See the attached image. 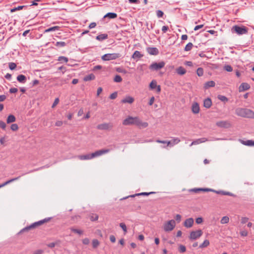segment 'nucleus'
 <instances>
[{
  "label": "nucleus",
  "mask_w": 254,
  "mask_h": 254,
  "mask_svg": "<svg viewBox=\"0 0 254 254\" xmlns=\"http://www.w3.org/2000/svg\"><path fill=\"white\" fill-rule=\"evenodd\" d=\"M123 124L124 126L135 125L140 128H145L148 126L147 122H142L138 117H132L130 116H128L125 119L123 122Z\"/></svg>",
  "instance_id": "1"
},
{
  "label": "nucleus",
  "mask_w": 254,
  "mask_h": 254,
  "mask_svg": "<svg viewBox=\"0 0 254 254\" xmlns=\"http://www.w3.org/2000/svg\"><path fill=\"white\" fill-rule=\"evenodd\" d=\"M109 149H101L95 151V152L91 154H87L85 155H81L78 156V158L80 160H90L95 157H98L104 154H106L109 152Z\"/></svg>",
  "instance_id": "2"
},
{
  "label": "nucleus",
  "mask_w": 254,
  "mask_h": 254,
  "mask_svg": "<svg viewBox=\"0 0 254 254\" xmlns=\"http://www.w3.org/2000/svg\"><path fill=\"white\" fill-rule=\"evenodd\" d=\"M51 217H48V218H46L43 220L38 221L37 222H35L31 224L29 226H27V227L24 228L23 229H22L19 232V233H22L24 232L28 231L30 230L35 229V228L43 225L45 223L49 222L51 220Z\"/></svg>",
  "instance_id": "3"
},
{
  "label": "nucleus",
  "mask_w": 254,
  "mask_h": 254,
  "mask_svg": "<svg viewBox=\"0 0 254 254\" xmlns=\"http://www.w3.org/2000/svg\"><path fill=\"white\" fill-rule=\"evenodd\" d=\"M236 113L237 115L242 117L254 119V112L248 109H238Z\"/></svg>",
  "instance_id": "4"
},
{
  "label": "nucleus",
  "mask_w": 254,
  "mask_h": 254,
  "mask_svg": "<svg viewBox=\"0 0 254 254\" xmlns=\"http://www.w3.org/2000/svg\"><path fill=\"white\" fill-rule=\"evenodd\" d=\"M232 32H235L238 35H243L247 34L248 32V28L245 26H240L236 25L232 27L231 29Z\"/></svg>",
  "instance_id": "5"
},
{
  "label": "nucleus",
  "mask_w": 254,
  "mask_h": 254,
  "mask_svg": "<svg viewBox=\"0 0 254 254\" xmlns=\"http://www.w3.org/2000/svg\"><path fill=\"white\" fill-rule=\"evenodd\" d=\"M120 53L106 54L102 56L101 59L104 61L116 60L121 57Z\"/></svg>",
  "instance_id": "6"
},
{
  "label": "nucleus",
  "mask_w": 254,
  "mask_h": 254,
  "mask_svg": "<svg viewBox=\"0 0 254 254\" xmlns=\"http://www.w3.org/2000/svg\"><path fill=\"white\" fill-rule=\"evenodd\" d=\"M176 226V222L174 220H171L167 221L164 225V230L166 232H169L174 229Z\"/></svg>",
  "instance_id": "7"
},
{
  "label": "nucleus",
  "mask_w": 254,
  "mask_h": 254,
  "mask_svg": "<svg viewBox=\"0 0 254 254\" xmlns=\"http://www.w3.org/2000/svg\"><path fill=\"white\" fill-rule=\"evenodd\" d=\"M165 65V63L163 61H162L159 63H153L149 66V68L151 70L157 71V70H159V69L162 68L163 67H164Z\"/></svg>",
  "instance_id": "8"
},
{
  "label": "nucleus",
  "mask_w": 254,
  "mask_h": 254,
  "mask_svg": "<svg viewBox=\"0 0 254 254\" xmlns=\"http://www.w3.org/2000/svg\"><path fill=\"white\" fill-rule=\"evenodd\" d=\"M113 127H114L113 124L111 123H103V124L98 125L97 126V128L99 130H111L113 128Z\"/></svg>",
  "instance_id": "9"
},
{
  "label": "nucleus",
  "mask_w": 254,
  "mask_h": 254,
  "mask_svg": "<svg viewBox=\"0 0 254 254\" xmlns=\"http://www.w3.org/2000/svg\"><path fill=\"white\" fill-rule=\"evenodd\" d=\"M202 231L201 230H198L195 231H191L190 233L189 238L190 240H196L200 237L202 235Z\"/></svg>",
  "instance_id": "10"
},
{
  "label": "nucleus",
  "mask_w": 254,
  "mask_h": 254,
  "mask_svg": "<svg viewBox=\"0 0 254 254\" xmlns=\"http://www.w3.org/2000/svg\"><path fill=\"white\" fill-rule=\"evenodd\" d=\"M148 53L151 55H157L159 54V50L156 47H148L146 49Z\"/></svg>",
  "instance_id": "11"
},
{
  "label": "nucleus",
  "mask_w": 254,
  "mask_h": 254,
  "mask_svg": "<svg viewBox=\"0 0 254 254\" xmlns=\"http://www.w3.org/2000/svg\"><path fill=\"white\" fill-rule=\"evenodd\" d=\"M189 191L190 192L198 193L200 191H214V190L213 189H211L194 188V189L189 190Z\"/></svg>",
  "instance_id": "12"
},
{
  "label": "nucleus",
  "mask_w": 254,
  "mask_h": 254,
  "mask_svg": "<svg viewBox=\"0 0 254 254\" xmlns=\"http://www.w3.org/2000/svg\"><path fill=\"white\" fill-rule=\"evenodd\" d=\"M250 85L246 82L242 83L239 88V91L240 92H244L246 90H248L250 88Z\"/></svg>",
  "instance_id": "13"
},
{
  "label": "nucleus",
  "mask_w": 254,
  "mask_h": 254,
  "mask_svg": "<svg viewBox=\"0 0 254 254\" xmlns=\"http://www.w3.org/2000/svg\"><path fill=\"white\" fill-rule=\"evenodd\" d=\"M216 125L220 127L228 128L230 127V124L227 121H219L216 123Z\"/></svg>",
  "instance_id": "14"
},
{
  "label": "nucleus",
  "mask_w": 254,
  "mask_h": 254,
  "mask_svg": "<svg viewBox=\"0 0 254 254\" xmlns=\"http://www.w3.org/2000/svg\"><path fill=\"white\" fill-rule=\"evenodd\" d=\"M191 111L193 113L196 114L199 112L200 108L199 104L197 102H194L192 104Z\"/></svg>",
  "instance_id": "15"
},
{
  "label": "nucleus",
  "mask_w": 254,
  "mask_h": 254,
  "mask_svg": "<svg viewBox=\"0 0 254 254\" xmlns=\"http://www.w3.org/2000/svg\"><path fill=\"white\" fill-rule=\"evenodd\" d=\"M194 220L192 218L187 219L184 222V226L187 228H190L192 226Z\"/></svg>",
  "instance_id": "16"
},
{
  "label": "nucleus",
  "mask_w": 254,
  "mask_h": 254,
  "mask_svg": "<svg viewBox=\"0 0 254 254\" xmlns=\"http://www.w3.org/2000/svg\"><path fill=\"white\" fill-rule=\"evenodd\" d=\"M212 105V101L210 98H207L203 101V106L206 108L209 109Z\"/></svg>",
  "instance_id": "17"
},
{
  "label": "nucleus",
  "mask_w": 254,
  "mask_h": 254,
  "mask_svg": "<svg viewBox=\"0 0 254 254\" xmlns=\"http://www.w3.org/2000/svg\"><path fill=\"white\" fill-rule=\"evenodd\" d=\"M143 55L141 54L139 51H135L133 54H132L131 58L134 60H136V61L142 57H143Z\"/></svg>",
  "instance_id": "18"
},
{
  "label": "nucleus",
  "mask_w": 254,
  "mask_h": 254,
  "mask_svg": "<svg viewBox=\"0 0 254 254\" xmlns=\"http://www.w3.org/2000/svg\"><path fill=\"white\" fill-rule=\"evenodd\" d=\"M134 101V98L131 96H128L126 97L124 99L122 100V103H129L131 104Z\"/></svg>",
  "instance_id": "19"
},
{
  "label": "nucleus",
  "mask_w": 254,
  "mask_h": 254,
  "mask_svg": "<svg viewBox=\"0 0 254 254\" xmlns=\"http://www.w3.org/2000/svg\"><path fill=\"white\" fill-rule=\"evenodd\" d=\"M156 192H154V191H151V192H141V193H136L134 195H130V196H128L127 197H125L123 199H126L127 198H128L129 197H133L135 196H139V195H148L149 194H154V193H155Z\"/></svg>",
  "instance_id": "20"
},
{
  "label": "nucleus",
  "mask_w": 254,
  "mask_h": 254,
  "mask_svg": "<svg viewBox=\"0 0 254 254\" xmlns=\"http://www.w3.org/2000/svg\"><path fill=\"white\" fill-rule=\"evenodd\" d=\"M213 192H216L217 194H220L221 195H229V196H235L234 194H233L232 193L229 192V191H225L223 190H213Z\"/></svg>",
  "instance_id": "21"
},
{
  "label": "nucleus",
  "mask_w": 254,
  "mask_h": 254,
  "mask_svg": "<svg viewBox=\"0 0 254 254\" xmlns=\"http://www.w3.org/2000/svg\"><path fill=\"white\" fill-rule=\"evenodd\" d=\"M186 70L183 66H179L176 69V72L179 75H184L186 73Z\"/></svg>",
  "instance_id": "22"
},
{
  "label": "nucleus",
  "mask_w": 254,
  "mask_h": 254,
  "mask_svg": "<svg viewBox=\"0 0 254 254\" xmlns=\"http://www.w3.org/2000/svg\"><path fill=\"white\" fill-rule=\"evenodd\" d=\"M17 80L18 82L20 83H24L26 81V77L25 75L23 74H20L17 76Z\"/></svg>",
  "instance_id": "23"
},
{
  "label": "nucleus",
  "mask_w": 254,
  "mask_h": 254,
  "mask_svg": "<svg viewBox=\"0 0 254 254\" xmlns=\"http://www.w3.org/2000/svg\"><path fill=\"white\" fill-rule=\"evenodd\" d=\"M104 18L108 17L110 19H114L117 17V14L114 12L107 13L104 16Z\"/></svg>",
  "instance_id": "24"
},
{
  "label": "nucleus",
  "mask_w": 254,
  "mask_h": 254,
  "mask_svg": "<svg viewBox=\"0 0 254 254\" xmlns=\"http://www.w3.org/2000/svg\"><path fill=\"white\" fill-rule=\"evenodd\" d=\"M108 38V35L107 34H101L98 35L96 39L99 41H103Z\"/></svg>",
  "instance_id": "25"
},
{
  "label": "nucleus",
  "mask_w": 254,
  "mask_h": 254,
  "mask_svg": "<svg viewBox=\"0 0 254 254\" xmlns=\"http://www.w3.org/2000/svg\"><path fill=\"white\" fill-rule=\"evenodd\" d=\"M215 85V83L214 81L211 80L206 82L204 84V87L205 88H208L209 87H214Z\"/></svg>",
  "instance_id": "26"
},
{
  "label": "nucleus",
  "mask_w": 254,
  "mask_h": 254,
  "mask_svg": "<svg viewBox=\"0 0 254 254\" xmlns=\"http://www.w3.org/2000/svg\"><path fill=\"white\" fill-rule=\"evenodd\" d=\"M20 176H19L18 177H16V178H13L12 179H10L5 182H4V183L0 185V188L5 186V185L14 181H16V180H17L18 179H19V178H20Z\"/></svg>",
  "instance_id": "27"
},
{
  "label": "nucleus",
  "mask_w": 254,
  "mask_h": 254,
  "mask_svg": "<svg viewBox=\"0 0 254 254\" xmlns=\"http://www.w3.org/2000/svg\"><path fill=\"white\" fill-rule=\"evenodd\" d=\"M60 29V27L58 26H53L50 28H49L44 31V33H48L52 31H55L56 30H58Z\"/></svg>",
  "instance_id": "28"
},
{
  "label": "nucleus",
  "mask_w": 254,
  "mask_h": 254,
  "mask_svg": "<svg viewBox=\"0 0 254 254\" xmlns=\"http://www.w3.org/2000/svg\"><path fill=\"white\" fill-rule=\"evenodd\" d=\"M16 120V118L15 116L13 115H10L8 116L6 122L7 124H10L13 122H14Z\"/></svg>",
  "instance_id": "29"
},
{
  "label": "nucleus",
  "mask_w": 254,
  "mask_h": 254,
  "mask_svg": "<svg viewBox=\"0 0 254 254\" xmlns=\"http://www.w3.org/2000/svg\"><path fill=\"white\" fill-rule=\"evenodd\" d=\"M95 75L91 73L90 74L85 76L84 77V80L85 81H88L94 80V79H95Z\"/></svg>",
  "instance_id": "30"
},
{
  "label": "nucleus",
  "mask_w": 254,
  "mask_h": 254,
  "mask_svg": "<svg viewBox=\"0 0 254 254\" xmlns=\"http://www.w3.org/2000/svg\"><path fill=\"white\" fill-rule=\"evenodd\" d=\"M243 144L247 146H254V141L252 140H248L246 141H242Z\"/></svg>",
  "instance_id": "31"
},
{
  "label": "nucleus",
  "mask_w": 254,
  "mask_h": 254,
  "mask_svg": "<svg viewBox=\"0 0 254 254\" xmlns=\"http://www.w3.org/2000/svg\"><path fill=\"white\" fill-rule=\"evenodd\" d=\"M98 215L97 214L92 213L89 215V218L91 221H96L98 219Z\"/></svg>",
  "instance_id": "32"
},
{
  "label": "nucleus",
  "mask_w": 254,
  "mask_h": 254,
  "mask_svg": "<svg viewBox=\"0 0 254 254\" xmlns=\"http://www.w3.org/2000/svg\"><path fill=\"white\" fill-rule=\"evenodd\" d=\"M210 244L209 241L208 240H205L204 242L199 245L200 248H204L208 247Z\"/></svg>",
  "instance_id": "33"
},
{
  "label": "nucleus",
  "mask_w": 254,
  "mask_h": 254,
  "mask_svg": "<svg viewBox=\"0 0 254 254\" xmlns=\"http://www.w3.org/2000/svg\"><path fill=\"white\" fill-rule=\"evenodd\" d=\"M193 47V44L192 43L190 42L186 46V47H185V49H184V50L185 51H187V52H188V51H190L191 50V49H192Z\"/></svg>",
  "instance_id": "34"
},
{
  "label": "nucleus",
  "mask_w": 254,
  "mask_h": 254,
  "mask_svg": "<svg viewBox=\"0 0 254 254\" xmlns=\"http://www.w3.org/2000/svg\"><path fill=\"white\" fill-rule=\"evenodd\" d=\"M229 221V218L228 216H224L222 218L220 222L221 224H227Z\"/></svg>",
  "instance_id": "35"
},
{
  "label": "nucleus",
  "mask_w": 254,
  "mask_h": 254,
  "mask_svg": "<svg viewBox=\"0 0 254 254\" xmlns=\"http://www.w3.org/2000/svg\"><path fill=\"white\" fill-rule=\"evenodd\" d=\"M178 250L180 253H184L186 252V248L183 245H180L179 246Z\"/></svg>",
  "instance_id": "36"
},
{
  "label": "nucleus",
  "mask_w": 254,
  "mask_h": 254,
  "mask_svg": "<svg viewBox=\"0 0 254 254\" xmlns=\"http://www.w3.org/2000/svg\"><path fill=\"white\" fill-rule=\"evenodd\" d=\"M147 68V65L145 64H142L137 67V69L139 70L140 72H143V71L145 70Z\"/></svg>",
  "instance_id": "37"
},
{
  "label": "nucleus",
  "mask_w": 254,
  "mask_h": 254,
  "mask_svg": "<svg viewBox=\"0 0 254 254\" xmlns=\"http://www.w3.org/2000/svg\"><path fill=\"white\" fill-rule=\"evenodd\" d=\"M217 97L219 100L224 102H226L228 101V98L224 95H219Z\"/></svg>",
  "instance_id": "38"
},
{
  "label": "nucleus",
  "mask_w": 254,
  "mask_h": 254,
  "mask_svg": "<svg viewBox=\"0 0 254 254\" xmlns=\"http://www.w3.org/2000/svg\"><path fill=\"white\" fill-rule=\"evenodd\" d=\"M55 45L56 47H64L66 45V44L64 42L60 41L56 42Z\"/></svg>",
  "instance_id": "39"
},
{
  "label": "nucleus",
  "mask_w": 254,
  "mask_h": 254,
  "mask_svg": "<svg viewBox=\"0 0 254 254\" xmlns=\"http://www.w3.org/2000/svg\"><path fill=\"white\" fill-rule=\"evenodd\" d=\"M58 61L60 62L67 63L68 61V59L67 58L64 56H60L58 58Z\"/></svg>",
  "instance_id": "40"
},
{
  "label": "nucleus",
  "mask_w": 254,
  "mask_h": 254,
  "mask_svg": "<svg viewBox=\"0 0 254 254\" xmlns=\"http://www.w3.org/2000/svg\"><path fill=\"white\" fill-rule=\"evenodd\" d=\"M157 82L155 80H152L150 83L149 87L152 89H154L157 87Z\"/></svg>",
  "instance_id": "41"
},
{
  "label": "nucleus",
  "mask_w": 254,
  "mask_h": 254,
  "mask_svg": "<svg viewBox=\"0 0 254 254\" xmlns=\"http://www.w3.org/2000/svg\"><path fill=\"white\" fill-rule=\"evenodd\" d=\"M196 74L198 76H201L203 74V69L202 67H198L196 70Z\"/></svg>",
  "instance_id": "42"
},
{
  "label": "nucleus",
  "mask_w": 254,
  "mask_h": 254,
  "mask_svg": "<svg viewBox=\"0 0 254 254\" xmlns=\"http://www.w3.org/2000/svg\"><path fill=\"white\" fill-rule=\"evenodd\" d=\"M70 230H71V231L72 232L75 233H77V234H78L79 235H81V234H83V231L81 230L75 229V228H71Z\"/></svg>",
  "instance_id": "43"
},
{
  "label": "nucleus",
  "mask_w": 254,
  "mask_h": 254,
  "mask_svg": "<svg viewBox=\"0 0 254 254\" xmlns=\"http://www.w3.org/2000/svg\"><path fill=\"white\" fill-rule=\"evenodd\" d=\"M26 6L22 5V6H18L17 7H14L13 8L11 9L10 12H13L16 11V10H19L23 9V7H25Z\"/></svg>",
  "instance_id": "44"
},
{
  "label": "nucleus",
  "mask_w": 254,
  "mask_h": 254,
  "mask_svg": "<svg viewBox=\"0 0 254 254\" xmlns=\"http://www.w3.org/2000/svg\"><path fill=\"white\" fill-rule=\"evenodd\" d=\"M114 81L116 82H120L122 81V78L119 75H116L114 79Z\"/></svg>",
  "instance_id": "45"
},
{
  "label": "nucleus",
  "mask_w": 254,
  "mask_h": 254,
  "mask_svg": "<svg viewBox=\"0 0 254 254\" xmlns=\"http://www.w3.org/2000/svg\"><path fill=\"white\" fill-rule=\"evenodd\" d=\"M99 245V242L97 239H94L92 241V246L94 248H97Z\"/></svg>",
  "instance_id": "46"
},
{
  "label": "nucleus",
  "mask_w": 254,
  "mask_h": 254,
  "mask_svg": "<svg viewBox=\"0 0 254 254\" xmlns=\"http://www.w3.org/2000/svg\"><path fill=\"white\" fill-rule=\"evenodd\" d=\"M120 226L123 230L124 233L126 234L127 232V226H126V224L124 223H121L120 224Z\"/></svg>",
  "instance_id": "47"
},
{
  "label": "nucleus",
  "mask_w": 254,
  "mask_h": 254,
  "mask_svg": "<svg viewBox=\"0 0 254 254\" xmlns=\"http://www.w3.org/2000/svg\"><path fill=\"white\" fill-rule=\"evenodd\" d=\"M10 129L12 131H16L18 129V126L16 124H13L10 126Z\"/></svg>",
  "instance_id": "48"
},
{
  "label": "nucleus",
  "mask_w": 254,
  "mask_h": 254,
  "mask_svg": "<svg viewBox=\"0 0 254 254\" xmlns=\"http://www.w3.org/2000/svg\"><path fill=\"white\" fill-rule=\"evenodd\" d=\"M164 14V12L161 10H157L156 11V15L158 18L162 17Z\"/></svg>",
  "instance_id": "49"
},
{
  "label": "nucleus",
  "mask_w": 254,
  "mask_h": 254,
  "mask_svg": "<svg viewBox=\"0 0 254 254\" xmlns=\"http://www.w3.org/2000/svg\"><path fill=\"white\" fill-rule=\"evenodd\" d=\"M171 141L172 146H173L174 145L178 144L180 141V139L179 138H174Z\"/></svg>",
  "instance_id": "50"
},
{
  "label": "nucleus",
  "mask_w": 254,
  "mask_h": 254,
  "mask_svg": "<svg viewBox=\"0 0 254 254\" xmlns=\"http://www.w3.org/2000/svg\"><path fill=\"white\" fill-rule=\"evenodd\" d=\"M224 69L228 72H231L233 70V68L230 65H225L224 67Z\"/></svg>",
  "instance_id": "51"
},
{
  "label": "nucleus",
  "mask_w": 254,
  "mask_h": 254,
  "mask_svg": "<svg viewBox=\"0 0 254 254\" xmlns=\"http://www.w3.org/2000/svg\"><path fill=\"white\" fill-rule=\"evenodd\" d=\"M8 66L10 69L13 70L16 67V64L14 63H9L8 64Z\"/></svg>",
  "instance_id": "52"
},
{
  "label": "nucleus",
  "mask_w": 254,
  "mask_h": 254,
  "mask_svg": "<svg viewBox=\"0 0 254 254\" xmlns=\"http://www.w3.org/2000/svg\"><path fill=\"white\" fill-rule=\"evenodd\" d=\"M117 95H118L117 92H114V93H113L112 94H111L110 95L109 98L111 99H116L117 97Z\"/></svg>",
  "instance_id": "53"
},
{
  "label": "nucleus",
  "mask_w": 254,
  "mask_h": 254,
  "mask_svg": "<svg viewBox=\"0 0 254 254\" xmlns=\"http://www.w3.org/2000/svg\"><path fill=\"white\" fill-rule=\"evenodd\" d=\"M0 127L2 129H5L6 127V124L2 121H0Z\"/></svg>",
  "instance_id": "54"
},
{
  "label": "nucleus",
  "mask_w": 254,
  "mask_h": 254,
  "mask_svg": "<svg viewBox=\"0 0 254 254\" xmlns=\"http://www.w3.org/2000/svg\"><path fill=\"white\" fill-rule=\"evenodd\" d=\"M182 216L180 214H177L175 216V219L178 223H179L181 220Z\"/></svg>",
  "instance_id": "55"
},
{
  "label": "nucleus",
  "mask_w": 254,
  "mask_h": 254,
  "mask_svg": "<svg viewBox=\"0 0 254 254\" xmlns=\"http://www.w3.org/2000/svg\"><path fill=\"white\" fill-rule=\"evenodd\" d=\"M59 102V99L58 98H57L55 99L52 106V108H54V107H55Z\"/></svg>",
  "instance_id": "56"
},
{
  "label": "nucleus",
  "mask_w": 254,
  "mask_h": 254,
  "mask_svg": "<svg viewBox=\"0 0 254 254\" xmlns=\"http://www.w3.org/2000/svg\"><path fill=\"white\" fill-rule=\"evenodd\" d=\"M195 222L197 224H201L203 222V219L201 217H198L196 219Z\"/></svg>",
  "instance_id": "57"
},
{
  "label": "nucleus",
  "mask_w": 254,
  "mask_h": 254,
  "mask_svg": "<svg viewBox=\"0 0 254 254\" xmlns=\"http://www.w3.org/2000/svg\"><path fill=\"white\" fill-rule=\"evenodd\" d=\"M248 232L246 230L242 231L240 232V235L241 236L246 237L248 235Z\"/></svg>",
  "instance_id": "58"
},
{
  "label": "nucleus",
  "mask_w": 254,
  "mask_h": 254,
  "mask_svg": "<svg viewBox=\"0 0 254 254\" xmlns=\"http://www.w3.org/2000/svg\"><path fill=\"white\" fill-rule=\"evenodd\" d=\"M18 91V89L16 88H11L10 89H9V92L10 93H16Z\"/></svg>",
  "instance_id": "59"
},
{
  "label": "nucleus",
  "mask_w": 254,
  "mask_h": 254,
  "mask_svg": "<svg viewBox=\"0 0 254 254\" xmlns=\"http://www.w3.org/2000/svg\"><path fill=\"white\" fill-rule=\"evenodd\" d=\"M249 220V218L248 217H242L241 219V223L242 224L246 223Z\"/></svg>",
  "instance_id": "60"
},
{
  "label": "nucleus",
  "mask_w": 254,
  "mask_h": 254,
  "mask_svg": "<svg viewBox=\"0 0 254 254\" xmlns=\"http://www.w3.org/2000/svg\"><path fill=\"white\" fill-rule=\"evenodd\" d=\"M63 122L61 121H57L55 123V126L57 127H61L63 125Z\"/></svg>",
  "instance_id": "61"
},
{
  "label": "nucleus",
  "mask_w": 254,
  "mask_h": 254,
  "mask_svg": "<svg viewBox=\"0 0 254 254\" xmlns=\"http://www.w3.org/2000/svg\"><path fill=\"white\" fill-rule=\"evenodd\" d=\"M44 251L42 250H38L34 252L33 254H43Z\"/></svg>",
  "instance_id": "62"
},
{
  "label": "nucleus",
  "mask_w": 254,
  "mask_h": 254,
  "mask_svg": "<svg viewBox=\"0 0 254 254\" xmlns=\"http://www.w3.org/2000/svg\"><path fill=\"white\" fill-rule=\"evenodd\" d=\"M169 30V27L168 26H163L162 28V30L163 33H166Z\"/></svg>",
  "instance_id": "63"
},
{
  "label": "nucleus",
  "mask_w": 254,
  "mask_h": 254,
  "mask_svg": "<svg viewBox=\"0 0 254 254\" xmlns=\"http://www.w3.org/2000/svg\"><path fill=\"white\" fill-rule=\"evenodd\" d=\"M82 243L84 245H88L89 243V240L88 238H85L83 239Z\"/></svg>",
  "instance_id": "64"
}]
</instances>
